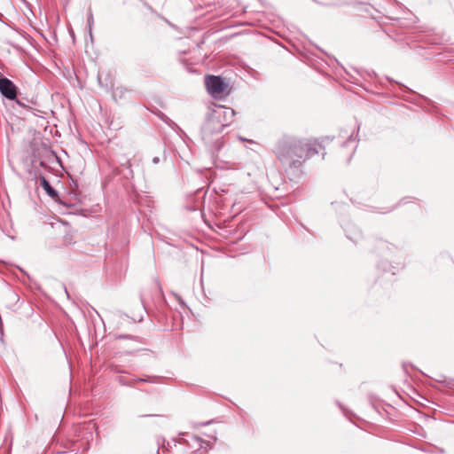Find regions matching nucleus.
I'll return each mask as SVG.
<instances>
[{"mask_svg":"<svg viewBox=\"0 0 454 454\" xmlns=\"http://www.w3.org/2000/svg\"><path fill=\"white\" fill-rule=\"evenodd\" d=\"M273 152L279 161L290 168H299L309 158L318 153L315 143L294 137L280 138Z\"/></svg>","mask_w":454,"mask_h":454,"instance_id":"nucleus-1","label":"nucleus"},{"mask_svg":"<svg viewBox=\"0 0 454 454\" xmlns=\"http://www.w3.org/2000/svg\"><path fill=\"white\" fill-rule=\"evenodd\" d=\"M224 128V124L220 123L210 113L205 121L202 129V138L207 144H212L216 150H220L223 142L219 137Z\"/></svg>","mask_w":454,"mask_h":454,"instance_id":"nucleus-2","label":"nucleus"},{"mask_svg":"<svg viewBox=\"0 0 454 454\" xmlns=\"http://www.w3.org/2000/svg\"><path fill=\"white\" fill-rule=\"evenodd\" d=\"M205 82L208 92L213 96L223 94L227 89V84L219 76L207 75Z\"/></svg>","mask_w":454,"mask_h":454,"instance_id":"nucleus-3","label":"nucleus"},{"mask_svg":"<svg viewBox=\"0 0 454 454\" xmlns=\"http://www.w3.org/2000/svg\"><path fill=\"white\" fill-rule=\"evenodd\" d=\"M211 114L220 123L224 124V128L232 122L236 114L232 108L223 106H217Z\"/></svg>","mask_w":454,"mask_h":454,"instance_id":"nucleus-4","label":"nucleus"},{"mask_svg":"<svg viewBox=\"0 0 454 454\" xmlns=\"http://www.w3.org/2000/svg\"><path fill=\"white\" fill-rule=\"evenodd\" d=\"M0 92L1 94L10 100H13L17 97V87L8 78H0Z\"/></svg>","mask_w":454,"mask_h":454,"instance_id":"nucleus-5","label":"nucleus"},{"mask_svg":"<svg viewBox=\"0 0 454 454\" xmlns=\"http://www.w3.org/2000/svg\"><path fill=\"white\" fill-rule=\"evenodd\" d=\"M39 182L40 185L51 199L56 200L59 197L57 191L50 184V183L43 176L39 177Z\"/></svg>","mask_w":454,"mask_h":454,"instance_id":"nucleus-6","label":"nucleus"},{"mask_svg":"<svg viewBox=\"0 0 454 454\" xmlns=\"http://www.w3.org/2000/svg\"><path fill=\"white\" fill-rule=\"evenodd\" d=\"M158 378L157 377H151V376H145L141 378H134L129 382H124L122 380H121V383L123 385H129L133 386L137 382H149V383H157Z\"/></svg>","mask_w":454,"mask_h":454,"instance_id":"nucleus-7","label":"nucleus"},{"mask_svg":"<svg viewBox=\"0 0 454 454\" xmlns=\"http://www.w3.org/2000/svg\"><path fill=\"white\" fill-rule=\"evenodd\" d=\"M93 24H94L93 14H92L91 9H89L88 17H87V25H88V27H89V31H90V36H92V32L91 31H92Z\"/></svg>","mask_w":454,"mask_h":454,"instance_id":"nucleus-8","label":"nucleus"},{"mask_svg":"<svg viewBox=\"0 0 454 454\" xmlns=\"http://www.w3.org/2000/svg\"><path fill=\"white\" fill-rule=\"evenodd\" d=\"M192 439L197 443L200 449L204 448V443H206L204 440L197 436H193Z\"/></svg>","mask_w":454,"mask_h":454,"instance_id":"nucleus-9","label":"nucleus"},{"mask_svg":"<svg viewBox=\"0 0 454 454\" xmlns=\"http://www.w3.org/2000/svg\"><path fill=\"white\" fill-rule=\"evenodd\" d=\"M159 161H160L159 157H154V158L153 159V162L154 164H157Z\"/></svg>","mask_w":454,"mask_h":454,"instance_id":"nucleus-10","label":"nucleus"},{"mask_svg":"<svg viewBox=\"0 0 454 454\" xmlns=\"http://www.w3.org/2000/svg\"><path fill=\"white\" fill-rule=\"evenodd\" d=\"M118 338H119V339H123V338H126V336H124V335H120Z\"/></svg>","mask_w":454,"mask_h":454,"instance_id":"nucleus-11","label":"nucleus"}]
</instances>
